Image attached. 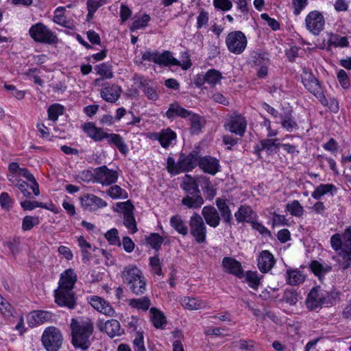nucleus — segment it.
Instances as JSON below:
<instances>
[{
  "mask_svg": "<svg viewBox=\"0 0 351 351\" xmlns=\"http://www.w3.org/2000/svg\"><path fill=\"white\" fill-rule=\"evenodd\" d=\"M70 328L72 335V343L76 348L86 350L90 345V337L93 332V322L88 317L80 319L73 318Z\"/></svg>",
  "mask_w": 351,
  "mask_h": 351,
  "instance_id": "f257e3e1",
  "label": "nucleus"
},
{
  "mask_svg": "<svg viewBox=\"0 0 351 351\" xmlns=\"http://www.w3.org/2000/svg\"><path fill=\"white\" fill-rule=\"evenodd\" d=\"M199 153L193 151L188 155L180 154L177 162L171 157H168L167 169L169 173L177 175L182 172L190 171L199 163Z\"/></svg>",
  "mask_w": 351,
  "mask_h": 351,
  "instance_id": "f03ea898",
  "label": "nucleus"
},
{
  "mask_svg": "<svg viewBox=\"0 0 351 351\" xmlns=\"http://www.w3.org/2000/svg\"><path fill=\"white\" fill-rule=\"evenodd\" d=\"M29 34L36 43L54 44L58 40L56 34L42 23H37L31 26Z\"/></svg>",
  "mask_w": 351,
  "mask_h": 351,
  "instance_id": "7ed1b4c3",
  "label": "nucleus"
},
{
  "mask_svg": "<svg viewBox=\"0 0 351 351\" xmlns=\"http://www.w3.org/2000/svg\"><path fill=\"white\" fill-rule=\"evenodd\" d=\"M41 341L47 351H58L62 346L63 337L58 328L49 326L43 331Z\"/></svg>",
  "mask_w": 351,
  "mask_h": 351,
  "instance_id": "20e7f679",
  "label": "nucleus"
},
{
  "mask_svg": "<svg viewBox=\"0 0 351 351\" xmlns=\"http://www.w3.org/2000/svg\"><path fill=\"white\" fill-rule=\"evenodd\" d=\"M190 234L197 243H204L206 239L207 230L203 217L194 213L189 221Z\"/></svg>",
  "mask_w": 351,
  "mask_h": 351,
  "instance_id": "39448f33",
  "label": "nucleus"
},
{
  "mask_svg": "<svg viewBox=\"0 0 351 351\" xmlns=\"http://www.w3.org/2000/svg\"><path fill=\"white\" fill-rule=\"evenodd\" d=\"M226 43L230 52L241 54L246 48L247 40L241 31H234L227 35Z\"/></svg>",
  "mask_w": 351,
  "mask_h": 351,
  "instance_id": "423d86ee",
  "label": "nucleus"
},
{
  "mask_svg": "<svg viewBox=\"0 0 351 351\" xmlns=\"http://www.w3.org/2000/svg\"><path fill=\"white\" fill-rule=\"evenodd\" d=\"M304 22L306 29L315 36H318L323 31L326 23L322 12L318 10L309 12Z\"/></svg>",
  "mask_w": 351,
  "mask_h": 351,
  "instance_id": "0eeeda50",
  "label": "nucleus"
},
{
  "mask_svg": "<svg viewBox=\"0 0 351 351\" xmlns=\"http://www.w3.org/2000/svg\"><path fill=\"white\" fill-rule=\"evenodd\" d=\"M330 304V299L328 293L319 288L311 289L306 301L307 308L311 311H315L324 304Z\"/></svg>",
  "mask_w": 351,
  "mask_h": 351,
  "instance_id": "6e6552de",
  "label": "nucleus"
},
{
  "mask_svg": "<svg viewBox=\"0 0 351 351\" xmlns=\"http://www.w3.org/2000/svg\"><path fill=\"white\" fill-rule=\"evenodd\" d=\"M228 121L224 125L226 130L239 136H243L245 132L247 121L241 114L233 112L229 114Z\"/></svg>",
  "mask_w": 351,
  "mask_h": 351,
  "instance_id": "1a4fd4ad",
  "label": "nucleus"
},
{
  "mask_svg": "<svg viewBox=\"0 0 351 351\" xmlns=\"http://www.w3.org/2000/svg\"><path fill=\"white\" fill-rule=\"evenodd\" d=\"M118 173L108 169L106 165L95 168L93 170V178L94 181L102 185H110L117 182Z\"/></svg>",
  "mask_w": 351,
  "mask_h": 351,
  "instance_id": "9d476101",
  "label": "nucleus"
},
{
  "mask_svg": "<svg viewBox=\"0 0 351 351\" xmlns=\"http://www.w3.org/2000/svg\"><path fill=\"white\" fill-rule=\"evenodd\" d=\"M117 206L123 212L124 226L132 234L137 232L136 222L133 214L134 206L130 201L119 202Z\"/></svg>",
  "mask_w": 351,
  "mask_h": 351,
  "instance_id": "9b49d317",
  "label": "nucleus"
},
{
  "mask_svg": "<svg viewBox=\"0 0 351 351\" xmlns=\"http://www.w3.org/2000/svg\"><path fill=\"white\" fill-rule=\"evenodd\" d=\"M56 303L63 307L73 309L76 305V299L73 290H67L58 287L54 291Z\"/></svg>",
  "mask_w": 351,
  "mask_h": 351,
  "instance_id": "f8f14e48",
  "label": "nucleus"
},
{
  "mask_svg": "<svg viewBox=\"0 0 351 351\" xmlns=\"http://www.w3.org/2000/svg\"><path fill=\"white\" fill-rule=\"evenodd\" d=\"M80 203L83 209L88 211H95L107 206L106 201L93 194H86L82 197Z\"/></svg>",
  "mask_w": 351,
  "mask_h": 351,
  "instance_id": "ddd939ff",
  "label": "nucleus"
},
{
  "mask_svg": "<svg viewBox=\"0 0 351 351\" xmlns=\"http://www.w3.org/2000/svg\"><path fill=\"white\" fill-rule=\"evenodd\" d=\"M90 304L98 312L110 317H114L116 312L111 304L104 298L99 296H91Z\"/></svg>",
  "mask_w": 351,
  "mask_h": 351,
  "instance_id": "4468645a",
  "label": "nucleus"
},
{
  "mask_svg": "<svg viewBox=\"0 0 351 351\" xmlns=\"http://www.w3.org/2000/svg\"><path fill=\"white\" fill-rule=\"evenodd\" d=\"M198 166L204 173L213 176L220 171L221 167L219 160L210 156H199Z\"/></svg>",
  "mask_w": 351,
  "mask_h": 351,
  "instance_id": "2eb2a0df",
  "label": "nucleus"
},
{
  "mask_svg": "<svg viewBox=\"0 0 351 351\" xmlns=\"http://www.w3.org/2000/svg\"><path fill=\"white\" fill-rule=\"evenodd\" d=\"M278 138H264L260 141L254 148L255 154L259 158H262L261 152H265L267 156L273 155L277 152V149L280 147V143H277Z\"/></svg>",
  "mask_w": 351,
  "mask_h": 351,
  "instance_id": "dca6fc26",
  "label": "nucleus"
},
{
  "mask_svg": "<svg viewBox=\"0 0 351 351\" xmlns=\"http://www.w3.org/2000/svg\"><path fill=\"white\" fill-rule=\"evenodd\" d=\"M222 267L225 272L232 274L239 278L245 276L244 271L240 262L231 257H224Z\"/></svg>",
  "mask_w": 351,
  "mask_h": 351,
  "instance_id": "f3484780",
  "label": "nucleus"
},
{
  "mask_svg": "<svg viewBox=\"0 0 351 351\" xmlns=\"http://www.w3.org/2000/svg\"><path fill=\"white\" fill-rule=\"evenodd\" d=\"M276 263L273 254L268 250L260 252L257 258V265L262 273H267L274 266Z\"/></svg>",
  "mask_w": 351,
  "mask_h": 351,
  "instance_id": "a211bd4d",
  "label": "nucleus"
},
{
  "mask_svg": "<svg viewBox=\"0 0 351 351\" xmlns=\"http://www.w3.org/2000/svg\"><path fill=\"white\" fill-rule=\"evenodd\" d=\"M157 64L166 66H181L184 70H187L191 66V63L190 62L181 63L172 56L171 52L168 51H166L162 53H159Z\"/></svg>",
  "mask_w": 351,
  "mask_h": 351,
  "instance_id": "6ab92c4d",
  "label": "nucleus"
},
{
  "mask_svg": "<svg viewBox=\"0 0 351 351\" xmlns=\"http://www.w3.org/2000/svg\"><path fill=\"white\" fill-rule=\"evenodd\" d=\"M142 274L141 270L136 265H129L123 267L121 273V277L123 282L129 287Z\"/></svg>",
  "mask_w": 351,
  "mask_h": 351,
  "instance_id": "aec40b11",
  "label": "nucleus"
},
{
  "mask_svg": "<svg viewBox=\"0 0 351 351\" xmlns=\"http://www.w3.org/2000/svg\"><path fill=\"white\" fill-rule=\"evenodd\" d=\"M77 280V276L73 269H66L60 274L58 287L67 290H73Z\"/></svg>",
  "mask_w": 351,
  "mask_h": 351,
  "instance_id": "412c9836",
  "label": "nucleus"
},
{
  "mask_svg": "<svg viewBox=\"0 0 351 351\" xmlns=\"http://www.w3.org/2000/svg\"><path fill=\"white\" fill-rule=\"evenodd\" d=\"M202 215L206 223L210 227L216 228L219 225L220 216L217 209L212 206H206L202 208Z\"/></svg>",
  "mask_w": 351,
  "mask_h": 351,
  "instance_id": "4be33fe9",
  "label": "nucleus"
},
{
  "mask_svg": "<svg viewBox=\"0 0 351 351\" xmlns=\"http://www.w3.org/2000/svg\"><path fill=\"white\" fill-rule=\"evenodd\" d=\"M234 217L238 223H252L257 217L255 212L252 208L247 205H241L234 213Z\"/></svg>",
  "mask_w": 351,
  "mask_h": 351,
  "instance_id": "5701e85b",
  "label": "nucleus"
},
{
  "mask_svg": "<svg viewBox=\"0 0 351 351\" xmlns=\"http://www.w3.org/2000/svg\"><path fill=\"white\" fill-rule=\"evenodd\" d=\"M204 203L200 193H189L182 199V204L189 209H198Z\"/></svg>",
  "mask_w": 351,
  "mask_h": 351,
  "instance_id": "b1692460",
  "label": "nucleus"
},
{
  "mask_svg": "<svg viewBox=\"0 0 351 351\" xmlns=\"http://www.w3.org/2000/svg\"><path fill=\"white\" fill-rule=\"evenodd\" d=\"M304 87L311 93L313 94L322 105H327V99L325 97L322 90L319 81L315 77L308 81L307 84H304Z\"/></svg>",
  "mask_w": 351,
  "mask_h": 351,
  "instance_id": "393cba45",
  "label": "nucleus"
},
{
  "mask_svg": "<svg viewBox=\"0 0 351 351\" xmlns=\"http://www.w3.org/2000/svg\"><path fill=\"white\" fill-rule=\"evenodd\" d=\"M279 119L282 128L287 132H291L298 130L299 125L292 114L291 110H287L280 114Z\"/></svg>",
  "mask_w": 351,
  "mask_h": 351,
  "instance_id": "a878e982",
  "label": "nucleus"
},
{
  "mask_svg": "<svg viewBox=\"0 0 351 351\" xmlns=\"http://www.w3.org/2000/svg\"><path fill=\"white\" fill-rule=\"evenodd\" d=\"M121 92L122 90L120 86L112 85L102 88L100 94L101 97L105 101L114 103L120 97Z\"/></svg>",
  "mask_w": 351,
  "mask_h": 351,
  "instance_id": "bb28decb",
  "label": "nucleus"
},
{
  "mask_svg": "<svg viewBox=\"0 0 351 351\" xmlns=\"http://www.w3.org/2000/svg\"><path fill=\"white\" fill-rule=\"evenodd\" d=\"M84 132L95 141H101L105 139L106 132L102 128H97L93 123H88L84 125Z\"/></svg>",
  "mask_w": 351,
  "mask_h": 351,
  "instance_id": "cd10ccee",
  "label": "nucleus"
},
{
  "mask_svg": "<svg viewBox=\"0 0 351 351\" xmlns=\"http://www.w3.org/2000/svg\"><path fill=\"white\" fill-rule=\"evenodd\" d=\"M156 139L158 140L161 146L167 148L171 142L176 138V134L170 128L162 130L159 133L155 134Z\"/></svg>",
  "mask_w": 351,
  "mask_h": 351,
  "instance_id": "c85d7f7f",
  "label": "nucleus"
},
{
  "mask_svg": "<svg viewBox=\"0 0 351 351\" xmlns=\"http://www.w3.org/2000/svg\"><path fill=\"white\" fill-rule=\"evenodd\" d=\"M190 112L191 111L182 108L178 103L175 102L169 105L166 112V116L168 119H173L176 117L186 119L190 114Z\"/></svg>",
  "mask_w": 351,
  "mask_h": 351,
  "instance_id": "c756f323",
  "label": "nucleus"
},
{
  "mask_svg": "<svg viewBox=\"0 0 351 351\" xmlns=\"http://www.w3.org/2000/svg\"><path fill=\"white\" fill-rule=\"evenodd\" d=\"M105 139H107L109 144H112L116 146L121 153L124 154L128 153V146L125 143L123 138L119 134L113 133L108 134L106 132Z\"/></svg>",
  "mask_w": 351,
  "mask_h": 351,
  "instance_id": "7c9ffc66",
  "label": "nucleus"
},
{
  "mask_svg": "<svg viewBox=\"0 0 351 351\" xmlns=\"http://www.w3.org/2000/svg\"><path fill=\"white\" fill-rule=\"evenodd\" d=\"M104 330L106 334L111 338L116 336H120L123 333L120 323L117 319H110L105 322Z\"/></svg>",
  "mask_w": 351,
  "mask_h": 351,
  "instance_id": "2f4dec72",
  "label": "nucleus"
},
{
  "mask_svg": "<svg viewBox=\"0 0 351 351\" xmlns=\"http://www.w3.org/2000/svg\"><path fill=\"white\" fill-rule=\"evenodd\" d=\"M182 306L189 310H199L205 308L207 306L206 302L196 298L184 297L181 300Z\"/></svg>",
  "mask_w": 351,
  "mask_h": 351,
  "instance_id": "473e14b6",
  "label": "nucleus"
},
{
  "mask_svg": "<svg viewBox=\"0 0 351 351\" xmlns=\"http://www.w3.org/2000/svg\"><path fill=\"white\" fill-rule=\"evenodd\" d=\"M171 226L180 234L186 236L189 233V228L182 217L179 215H173L170 218Z\"/></svg>",
  "mask_w": 351,
  "mask_h": 351,
  "instance_id": "72a5a7b5",
  "label": "nucleus"
},
{
  "mask_svg": "<svg viewBox=\"0 0 351 351\" xmlns=\"http://www.w3.org/2000/svg\"><path fill=\"white\" fill-rule=\"evenodd\" d=\"M305 280V276L298 269H287L286 280L290 285H297L302 283Z\"/></svg>",
  "mask_w": 351,
  "mask_h": 351,
  "instance_id": "f704fd0d",
  "label": "nucleus"
},
{
  "mask_svg": "<svg viewBox=\"0 0 351 351\" xmlns=\"http://www.w3.org/2000/svg\"><path fill=\"white\" fill-rule=\"evenodd\" d=\"M149 313L154 326L156 328H163L167 324L166 317L164 314L156 308H151Z\"/></svg>",
  "mask_w": 351,
  "mask_h": 351,
  "instance_id": "c9c22d12",
  "label": "nucleus"
},
{
  "mask_svg": "<svg viewBox=\"0 0 351 351\" xmlns=\"http://www.w3.org/2000/svg\"><path fill=\"white\" fill-rule=\"evenodd\" d=\"M128 305L138 311H146L151 306V301L148 297L130 299L128 301Z\"/></svg>",
  "mask_w": 351,
  "mask_h": 351,
  "instance_id": "e433bc0d",
  "label": "nucleus"
},
{
  "mask_svg": "<svg viewBox=\"0 0 351 351\" xmlns=\"http://www.w3.org/2000/svg\"><path fill=\"white\" fill-rule=\"evenodd\" d=\"M337 191L335 185L332 184H321L317 186L311 194L315 199H319L324 195L330 193L333 194Z\"/></svg>",
  "mask_w": 351,
  "mask_h": 351,
  "instance_id": "4c0bfd02",
  "label": "nucleus"
},
{
  "mask_svg": "<svg viewBox=\"0 0 351 351\" xmlns=\"http://www.w3.org/2000/svg\"><path fill=\"white\" fill-rule=\"evenodd\" d=\"M216 205L221 213L223 220L226 223H230L232 220L231 210L227 204L226 200L217 198L216 199Z\"/></svg>",
  "mask_w": 351,
  "mask_h": 351,
  "instance_id": "58836bf2",
  "label": "nucleus"
},
{
  "mask_svg": "<svg viewBox=\"0 0 351 351\" xmlns=\"http://www.w3.org/2000/svg\"><path fill=\"white\" fill-rule=\"evenodd\" d=\"M338 263L343 270L351 265V249L342 247L338 255Z\"/></svg>",
  "mask_w": 351,
  "mask_h": 351,
  "instance_id": "ea45409f",
  "label": "nucleus"
},
{
  "mask_svg": "<svg viewBox=\"0 0 351 351\" xmlns=\"http://www.w3.org/2000/svg\"><path fill=\"white\" fill-rule=\"evenodd\" d=\"M146 279L142 274L128 288L135 295H143L146 291Z\"/></svg>",
  "mask_w": 351,
  "mask_h": 351,
  "instance_id": "a19ab883",
  "label": "nucleus"
},
{
  "mask_svg": "<svg viewBox=\"0 0 351 351\" xmlns=\"http://www.w3.org/2000/svg\"><path fill=\"white\" fill-rule=\"evenodd\" d=\"M286 210L291 215L296 217H302L304 213V207L300 204L298 200H293L286 205Z\"/></svg>",
  "mask_w": 351,
  "mask_h": 351,
  "instance_id": "79ce46f5",
  "label": "nucleus"
},
{
  "mask_svg": "<svg viewBox=\"0 0 351 351\" xmlns=\"http://www.w3.org/2000/svg\"><path fill=\"white\" fill-rule=\"evenodd\" d=\"M30 317L34 321V323L40 324L51 320L53 315L46 311H34L31 313Z\"/></svg>",
  "mask_w": 351,
  "mask_h": 351,
  "instance_id": "37998d69",
  "label": "nucleus"
},
{
  "mask_svg": "<svg viewBox=\"0 0 351 351\" xmlns=\"http://www.w3.org/2000/svg\"><path fill=\"white\" fill-rule=\"evenodd\" d=\"M349 45L348 38L345 36L341 37L338 34H329L328 39V46L345 47Z\"/></svg>",
  "mask_w": 351,
  "mask_h": 351,
  "instance_id": "c03bdc74",
  "label": "nucleus"
},
{
  "mask_svg": "<svg viewBox=\"0 0 351 351\" xmlns=\"http://www.w3.org/2000/svg\"><path fill=\"white\" fill-rule=\"evenodd\" d=\"M310 268L315 275L319 278L332 269L330 265H322L317 261H311Z\"/></svg>",
  "mask_w": 351,
  "mask_h": 351,
  "instance_id": "a18cd8bd",
  "label": "nucleus"
},
{
  "mask_svg": "<svg viewBox=\"0 0 351 351\" xmlns=\"http://www.w3.org/2000/svg\"><path fill=\"white\" fill-rule=\"evenodd\" d=\"M181 186L187 193H200L196 181L188 174L185 175Z\"/></svg>",
  "mask_w": 351,
  "mask_h": 351,
  "instance_id": "49530a36",
  "label": "nucleus"
},
{
  "mask_svg": "<svg viewBox=\"0 0 351 351\" xmlns=\"http://www.w3.org/2000/svg\"><path fill=\"white\" fill-rule=\"evenodd\" d=\"M221 78V73L219 71L215 69H209L204 76V81L211 86H215L220 82Z\"/></svg>",
  "mask_w": 351,
  "mask_h": 351,
  "instance_id": "de8ad7c7",
  "label": "nucleus"
},
{
  "mask_svg": "<svg viewBox=\"0 0 351 351\" xmlns=\"http://www.w3.org/2000/svg\"><path fill=\"white\" fill-rule=\"evenodd\" d=\"M95 70L101 77V79H111L113 77L112 66L109 63L104 62L96 65Z\"/></svg>",
  "mask_w": 351,
  "mask_h": 351,
  "instance_id": "09e8293b",
  "label": "nucleus"
},
{
  "mask_svg": "<svg viewBox=\"0 0 351 351\" xmlns=\"http://www.w3.org/2000/svg\"><path fill=\"white\" fill-rule=\"evenodd\" d=\"M64 108L60 104H54L50 106L47 110L48 119L53 122H56L59 116L64 113Z\"/></svg>",
  "mask_w": 351,
  "mask_h": 351,
  "instance_id": "8fccbe9b",
  "label": "nucleus"
},
{
  "mask_svg": "<svg viewBox=\"0 0 351 351\" xmlns=\"http://www.w3.org/2000/svg\"><path fill=\"white\" fill-rule=\"evenodd\" d=\"M186 119L190 121L192 133H198L202 127V120L200 116L191 111Z\"/></svg>",
  "mask_w": 351,
  "mask_h": 351,
  "instance_id": "3c124183",
  "label": "nucleus"
},
{
  "mask_svg": "<svg viewBox=\"0 0 351 351\" xmlns=\"http://www.w3.org/2000/svg\"><path fill=\"white\" fill-rule=\"evenodd\" d=\"M135 18L136 19H134L130 27V30L132 32H134L139 29L145 28L147 25L149 21H150V16L147 14H144L138 18L136 16Z\"/></svg>",
  "mask_w": 351,
  "mask_h": 351,
  "instance_id": "603ef678",
  "label": "nucleus"
},
{
  "mask_svg": "<svg viewBox=\"0 0 351 351\" xmlns=\"http://www.w3.org/2000/svg\"><path fill=\"white\" fill-rule=\"evenodd\" d=\"M65 11L64 7H58L54 11L53 22L62 27H68V21L64 16V12Z\"/></svg>",
  "mask_w": 351,
  "mask_h": 351,
  "instance_id": "864d4df0",
  "label": "nucleus"
},
{
  "mask_svg": "<svg viewBox=\"0 0 351 351\" xmlns=\"http://www.w3.org/2000/svg\"><path fill=\"white\" fill-rule=\"evenodd\" d=\"M107 194L113 199H125L128 197L127 192L122 189L119 185L110 186L107 191Z\"/></svg>",
  "mask_w": 351,
  "mask_h": 351,
  "instance_id": "5fc2aeb1",
  "label": "nucleus"
},
{
  "mask_svg": "<svg viewBox=\"0 0 351 351\" xmlns=\"http://www.w3.org/2000/svg\"><path fill=\"white\" fill-rule=\"evenodd\" d=\"M14 307L1 295H0V313L5 317H12L14 315Z\"/></svg>",
  "mask_w": 351,
  "mask_h": 351,
  "instance_id": "6e6d98bb",
  "label": "nucleus"
},
{
  "mask_svg": "<svg viewBox=\"0 0 351 351\" xmlns=\"http://www.w3.org/2000/svg\"><path fill=\"white\" fill-rule=\"evenodd\" d=\"M245 279L249 286L253 289L256 290L260 285L261 278L258 277L257 271H247Z\"/></svg>",
  "mask_w": 351,
  "mask_h": 351,
  "instance_id": "4d7b16f0",
  "label": "nucleus"
},
{
  "mask_svg": "<svg viewBox=\"0 0 351 351\" xmlns=\"http://www.w3.org/2000/svg\"><path fill=\"white\" fill-rule=\"evenodd\" d=\"M134 351H146L143 332H136L133 340Z\"/></svg>",
  "mask_w": 351,
  "mask_h": 351,
  "instance_id": "13d9d810",
  "label": "nucleus"
},
{
  "mask_svg": "<svg viewBox=\"0 0 351 351\" xmlns=\"http://www.w3.org/2000/svg\"><path fill=\"white\" fill-rule=\"evenodd\" d=\"M105 238L109 244L114 245H121V241L118 235V230L116 228H112L105 234Z\"/></svg>",
  "mask_w": 351,
  "mask_h": 351,
  "instance_id": "bf43d9fd",
  "label": "nucleus"
},
{
  "mask_svg": "<svg viewBox=\"0 0 351 351\" xmlns=\"http://www.w3.org/2000/svg\"><path fill=\"white\" fill-rule=\"evenodd\" d=\"M39 223V219L37 217L25 216L23 219L22 229L24 231L30 230L34 226Z\"/></svg>",
  "mask_w": 351,
  "mask_h": 351,
  "instance_id": "052dcab7",
  "label": "nucleus"
},
{
  "mask_svg": "<svg viewBox=\"0 0 351 351\" xmlns=\"http://www.w3.org/2000/svg\"><path fill=\"white\" fill-rule=\"evenodd\" d=\"M147 243L149 244L154 249L158 250L160 248L163 242V238L157 233H152L146 239Z\"/></svg>",
  "mask_w": 351,
  "mask_h": 351,
  "instance_id": "680f3d73",
  "label": "nucleus"
},
{
  "mask_svg": "<svg viewBox=\"0 0 351 351\" xmlns=\"http://www.w3.org/2000/svg\"><path fill=\"white\" fill-rule=\"evenodd\" d=\"M298 293L293 289L285 290L282 300L290 305H295L298 302Z\"/></svg>",
  "mask_w": 351,
  "mask_h": 351,
  "instance_id": "e2e57ef3",
  "label": "nucleus"
},
{
  "mask_svg": "<svg viewBox=\"0 0 351 351\" xmlns=\"http://www.w3.org/2000/svg\"><path fill=\"white\" fill-rule=\"evenodd\" d=\"M20 239L19 238H14L12 240L8 241L4 243V245L8 248L10 252L16 256L19 252Z\"/></svg>",
  "mask_w": 351,
  "mask_h": 351,
  "instance_id": "0e129e2a",
  "label": "nucleus"
},
{
  "mask_svg": "<svg viewBox=\"0 0 351 351\" xmlns=\"http://www.w3.org/2000/svg\"><path fill=\"white\" fill-rule=\"evenodd\" d=\"M209 21V15L208 13L204 10H201L199 11V15L197 17V25L196 27L198 29L202 28L204 26H206L208 23Z\"/></svg>",
  "mask_w": 351,
  "mask_h": 351,
  "instance_id": "69168bd1",
  "label": "nucleus"
},
{
  "mask_svg": "<svg viewBox=\"0 0 351 351\" xmlns=\"http://www.w3.org/2000/svg\"><path fill=\"white\" fill-rule=\"evenodd\" d=\"M149 263L152 268V272L155 275H162V268L160 261L158 257L154 256L149 258Z\"/></svg>",
  "mask_w": 351,
  "mask_h": 351,
  "instance_id": "338daca9",
  "label": "nucleus"
},
{
  "mask_svg": "<svg viewBox=\"0 0 351 351\" xmlns=\"http://www.w3.org/2000/svg\"><path fill=\"white\" fill-rule=\"evenodd\" d=\"M337 79L343 88L347 89L350 87V82L346 72L344 70L341 69L337 73Z\"/></svg>",
  "mask_w": 351,
  "mask_h": 351,
  "instance_id": "774afa93",
  "label": "nucleus"
}]
</instances>
